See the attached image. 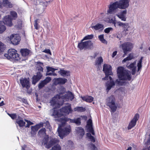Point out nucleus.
I'll list each match as a JSON object with an SVG mask.
<instances>
[{
    "label": "nucleus",
    "instance_id": "nucleus-42",
    "mask_svg": "<svg viewBox=\"0 0 150 150\" xmlns=\"http://www.w3.org/2000/svg\"><path fill=\"white\" fill-rule=\"evenodd\" d=\"M87 128L93 127L92 121V120L89 119L87 122Z\"/></svg>",
    "mask_w": 150,
    "mask_h": 150
},
{
    "label": "nucleus",
    "instance_id": "nucleus-23",
    "mask_svg": "<svg viewBox=\"0 0 150 150\" xmlns=\"http://www.w3.org/2000/svg\"><path fill=\"white\" fill-rule=\"evenodd\" d=\"M143 58V57H142L137 62V72L136 73L137 75H139L140 73V72H139V71L141 69L142 67V62Z\"/></svg>",
    "mask_w": 150,
    "mask_h": 150
},
{
    "label": "nucleus",
    "instance_id": "nucleus-50",
    "mask_svg": "<svg viewBox=\"0 0 150 150\" xmlns=\"http://www.w3.org/2000/svg\"><path fill=\"white\" fill-rule=\"evenodd\" d=\"M122 27L124 28V31H128V28L129 27V24L127 23H124Z\"/></svg>",
    "mask_w": 150,
    "mask_h": 150
},
{
    "label": "nucleus",
    "instance_id": "nucleus-34",
    "mask_svg": "<svg viewBox=\"0 0 150 150\" xmlns=\"http://www.w3.org/2000/svg\"><path fill=\"white\" fill-rule=\"evenodd\" d=\"M15 123L17 124L18 126L21 127H23L25 126V122L23 120V119L16 121Z\"/></svg>",
    "mask_w": 150,
    "mask_h": 150
},
{
    "label": "nucleus",
    "instance_id": "nucleus-49",
    "mask_svg": "<svg viewBox=\"0 0 150 150\" xmlns=\"http://www.w3.org/2000/svg\"><path fill=\"white\" fill-rule=\"evenodd\" d=\"M8 115L13 120H14L17 118V115L16 113H7Z\"/></svg>",
    "mask_w": 150,
    "mask_h": 150
},
{
    "label": "nucleus",
    "instance_id": "nucleus-31",
    "mask_svg": "<svg viewBox=\"0 0 150 150\" xmlns=\"http://www.w3.org/2000/svg\"><path fill=\"white\" fill-rule=\"evenodd\" d=\"M93 29L96 30H97L100 29L103 30L104 25L102 24L98 23L94 26H92L91 27Z\"/></svg>",
    "mask_w": 150,
    "mask_h": 150
},
{
    "label": "nucleus",
    "instance_id": "nucleus-61",
    "mask_svg": "<svg viewBox=\"0 0 150 150\" xmlns=\"http://www.w3.org/2000/svg\"><path fill=\"white\" fill-rule=\"evenodd\" d=\"M110 22L113 24L114 25V26L116 27V23L115 22V21L114 20H113L112 18H111L110 20Z\"/></svg>",
    "mask_w": 150,
    "mask_h": 150
},
{
    "label": "nucleus",
    "instance_id": "nucleus-10",
    "mask_svg": "<svg viewBox=\"0 0 150 150\" xmlns=\"http://www.w3.org/2000/svg\"><path fill=\"white\" fill-rule=\"evenodd\" d=\"M10 39L12 44L14 45L19 44L20 40V37L18 34H12L10 36Z\"/></svg>",
    "mask_w": 150,
    "mask_h": 150
},
{
    "label": "nucleus",
    "instance_id": "nucleus-54",
    "mask_svg": "<svg viewBox=\"0 0 150 150\" xmlns=\"http://www.w3.org/2000/svg\"><path fill=\"white\" fill-rule=\"evenodd\" d=\"M37 68L38 71L37 72H39L41 74H42V72L43 71V69L42 67L40 66H39L37 67Z\"/></svg>",
    "mask_w": 150,
    "mask_h": 150
},
{
    "label": "nucleus",
    "instance_id": "nucleus-56",
    "mask_svg": "<svg viewBox=\"0 0 150 150\" xmlns=\"http://www.w3.org/2000/svg\"><path fill=\"white\" fill-rule=\"evenodd\" d=\"M46 131V129L45 128H42L39 131L38 133L39 134H40L45 133Z\"/></svg>",
    "mask_w": 150,
    "mask_h": 150
},
{
    "label": "nucleus",
    "instance_id": "nucleus-30",
    "mask_svg": "<svg viewBox=\"0 0 150 150\" xmlns=\"http://www.w3.org/2000/svg\"><path fill=\"white\" fill-rule=\"evenodd\" d=\"M49 136L47 135L44 136L42 141V144L44 145L45 147L47 148V146L48 144Z\"/></svg>",
    "mask_w": 150,
    "mask_h": 150
},
{
    "label": "nucleus",
    "instance_id": "nucleus-47",
    "mask_svg": "<svg viewBox=\"0 0 150 150\" xmlns=\"http://www.w3.org/2000/svg\"><path fill=\"white\" fill-rule=\"evenodd\" d=\"M89 146L92 150H97V147L95 146L94 144L91 142L89 143Z\"/></svg>",
    "mask_w": 150,
    "mask_h": 150
},
{
    "label": "nucleus",
    "instance_id": "nucleus-19",
    "mask_svg": "<svg viewBox=\"0 0 150 150\" xmlns=\"http://www.w3.org/2000/svg\"><path fill=\"white\" fill-rule=\"evenodd\" d=\"M121 46L124 53V54L123 55V57H124L125 55L127 54V52L129 51V45L128 43H124L122 44Z\"/></svg>",
    "mask_w": 150,
    "mask_h": 150
},
{
    "label": "nucleus",
    "instance_id": "nucleus-36",
    "mask_svg": "<svg viewBox=\"0 0 150 150\" xmlns=\"http://www.w3.org/2000/svg\"><path fill=\"white\" fill-rule=\"evenodd\" d=\"M86 109L85 108L83 107H77L74 108L75 111H77L78 112H84L86 111Z\"/></svg>",
    "mask_w": 150,
    "mask_h": 150
},
{
    "label": "nucleus",
    "instance_id": "nucleus-41",
    "mask_svg": "<svg viewBox=\"0 0 150 150\" xmlns=\"http://www.w3.org/2000/svg\"><path fill=\"white\" fill-rule=\"evenodd\" d=\"M66 89L63 86H61L59 88V95H63L65 93Z\"/></svg>",
    "mask_w": 150,
    "mask_h": 150
},
{
    "label": "nucleus",
    "instance_id": "nucleus-3",
    "mask_svg": "<svg viewBox=\"0 0 150 150\" xmlns=\"http://www.w3.org/2000/svg\"><path fill=\"white\" fill-rule=\"evenodd\" d=\"M17 51L14 49H10L8 51V53L5 54L4 57L8 59H12L18 61L21 59L20 55L17 53Z\"/></svg>",
    "mask_w": 150,
    "mask_h": 150
},
{
    "label": "nucleus",
    "instance_id": "nucleus-1",
    "mask_svg": "<svg viewBox=\"0 0 150 150\" xmlns=\"http://www.w3.org/2000/svg\"><path fill=\"white\" fill-rule=\"evenodd\" d=\"M129 71L125 69L121 66L118 67L117 69V74L119 80L117 79L115 83L118 86H122L127 85L128 83L126 81H130L131 76L129 75Z\"/></svg>",
    "mask_w": 150,
    "mask_h": 150
},
{
    "label": "nucleus",
    "instance_id": "nucleus-26",
    "mask_svg": "<svg viewBox=\"0 0 150 150\" xmlns=\"http://www.w3.org/2000/svg\"><path fill=\"white\" fill-rule=\"evenodd\" d=\"M58 72L63 77L68 76L70 75L69 71L65 70L64 69H61Z\"/></svg>",
    "mask_w": 150,
    "mask_h": 150
},
{
    "label": "nucleus",
    "instance_id": "nucleus-64",
    "mask_svg": "<svg viewBox=\"0 0 150 150\" xmlns=\"http://www.w3.org/2000/svg\"><path fill=\"white\" fill-rule=\"evenodd\" d=\"M43 52L49 54L50 55H51V52L50 50L49 49H45L44 51Z\"/></svg>",
    "mask_w": 150,
    "mask_h": 150
},
{
    "label": "nucleus",
    "instance_id": "nucleus-51",
    "mask_svg": "<svg viewBox=\"0 0 150 150\" xmlns=\"http://www.w3.org/2000/svg\"><path fill=\"white\" fill-rule=\"evenodd\" d=\"M131 60V53H130L129 54V56L124 59L122 60V63L126 62L127 61H129Z\"/></svg>",
    "mask_w": 150,
    "mask_h": 150
},
{
    "label": "nucleus",
    "instance_id": "nucleus-14",
    "mask_svg": "<svg viewBox=\"0 0 150 150\" xmlns=\"http://www.w3.org/2000/svg\"><path fill=\"white\" fill-rule=\"evenodd\" d=\"M72 111L70 105L65 106L62 107L60 109V111L61 113L64 115H68L70 112Z\"/></svg>",
    "mask_w": 150,
    "mask_h": 150
},
{
    "label": "nucleus",
    "instance_id": "nucleus-38",
    "mask_svg": "<svg viewBox=\"0 0 150 150\" xmlns=\"http://www.w3.org/2000/svg\"><path fill=\"white\" fill-rule=\"evenodd\" d=\"M10 15L12 17V19L16 20L17 18V14L16 12L14 11H12L10 12Z\"/></svg>",
    "mask_w": 150,
    "mask_h": 150
},
{
    "label": "nucleus",
    "instance_id": "nucleus-25",
    "mask_svg": "<svg viewBox=\"0 0 150 150\" xmlns=\"http://www.w3.org/2000/svg\"><path fill=\"white\" fill-rule=\"evenodd\" d=\"M81 98L84 101L88 103H91L93 100V98L91 96L81 97Z\"/></svg>",
    "mask_w": 150,
    "mask_h": 150
},
{
    "label": "nucleus",
    "instance_id": "nucleus-46",
    "mask_svg": "<svg viewBox=\"0 0 150 150\" xmlns=\"http://www.w3.org/2000/svg\"><path fill=\"white\" fill-rule=\"evenodd\" d=\"M47 69V72H49L50 71H52V73H54L55 71L57 69H55L53 68L52 67L47 66L46 67Z\"/></svg>",
    "mask_w": 150,
    "mask_h": 150
},
{
    "label": "nucleus",
    "instance_id": "nucleus-2",
    "mask_svg": "<svg viewBox=\"0 0 150 150\" xmlns=\"http://www.w3.org/2000/svg\"><path fill=\"white\" fill-rule=\"evenodd\" d=\"M129 1L130 0H120L114 2H111L108 6L107 13L113 14L117 8L126 10L129 6Z\"/></svg>",
    "mask_w": 150,
    "mask_h": 150
},
{
    "label": "nucleus",
    "instance_id": "nucleus-9",
    "mask_svg": "<svg viewBox=\"0 0 150 150\" xmlns=\"http://www.w3.org/2000/svg\"><path fill=\"white\" fill-rule=\"evenodd\" d=\"M20 83L23 88H25L27 90L30 87V79L29 78H21L20 79Z\"/></svg>",
    "mask_w": 150,
    "mask_h": 150
},
{
    "label": "nucleus",
    "instance_id": "nucleus-63",
    "mask_svg": "<svg viewBox=\"0 0 150 150\" xmlns=\"http://www.w3.org/2000/svg\"><path fill=\"white\" fill-rule=\"evenodd\" d=\"M33 122H31V121H30L28 122L27 123V124L25 126V127H29L30 126V125H33Z\"/></svg>",
    "mask_w": 150,
    "mask_h": 150
},
{
    "label": "nucleus",
    "instance_id": "nucleus-35",
    "mask_svg": "<svg viewBox=\"0 0 150 150\" xmlns=\"http://www.w3.org/2000/svg\"><path fill=\"white\" fill-rule=\"evenodd\" d=\"M87 47L86 49H88L89 50H92L93 48V43L91 40H88L86 41Z\"/></svg>",
    "mask_w": 150,
    "mask_h": 150
},
{
    "label": "nucleus",
    "instance_id": "nucleus-40",
    "mask_svg": "<svg viewBox=\"0 0 150 150\" xmlns=\"http://www.w3.org/2000/svg\"><path fill=\"white\" fill-rule=\"evenodd\" d=\"M47 84L43 80L41 81L38 84V87L39 89H40L43 88Z\"/></svg>",
    "mask_w": 150,
    "mask_h": 150
},
{
    "label": "nucleus",
    "instance_id": "nucleus-44",
    "mask_svg": "<svg viewBox=\"0 0 150 150\" xmlns=\"http://www.w3.org/2000/svg\"><path fill=\"white\" fill-rule=\"evenodd\" d=\"M67 94L68 98H69L71 100H72L74 98V95L71 92L68 91Z\"/></svg>",
    "mask_w": 150,
    "mask_h": 150
},
{
    "label": "nucleus",
    "instance_id": "nucleus-20",
    "mask_svg": "<svg viewBox=\"0 0 150 150\" xmlns=\"http://www.w3.org/2000/svg\"><path fill=\"white\" fill-rule=\"evenodd\" d=\"M20 52L22 55L23 57H25L28 56L31 52L30 50L27 48L21 49Z\"/></svg>",
    "mask_w": 150,
    "mask_h": 150
},
{
    "label": "nucleus",
    "instance_id": "nucleus-32",
    "mask_svg": "<svg viewBox=\"0 0 150 150\" xmlns=\"http://www.w3.org/2000/svg\"><path fill=\"white\" fill-rule=\"evenodd\" d=\"M6 29L4 22L0 21V34L3 33Z\"/></svg>",
    "mask_w": 150,
    "mask_h": 150
},
{
    "label": "nucleus",
    "instance_id": "nucleus-43",
    "mask_svg": "<svg viewBox=\"0 0 150 150\" xmlns=\"http://www.w3.org/2000/svg\"><path fill=\"white\" fill-rule=\"evenodd\" d=\"M93 34L88 35L85 36L83 39L81 40V41H83V40H86L91 39L93 38Z\"/></svg>",
    "mask_w": 150,
    "mask_h": 150
},
{
    "label": "nucleus",
    "instance_id": "nucleus-5",
    "mask_svg": "<svg viewBox=\"0 0 150 150\" xmlns=\"http://www.w3.org/2000/svg\"><path fill=\"white\" fill-rule=\"evenodd\" d=\"M57 131L58 135L61 139H63L64 137L67 136L71 132V128L70 125L68 127H65L62 128V127H59Z\"/></svg>",
    "mask_w": 150,
    "mask_h": 150
},
{
    "label": "nucleus",
    "instance_id": "nucleus-57",
    "mask_svg": "<svg viewBox=\"0 0 150 150\" xmlns=\"http://www.w3.org/2000/svg\"><path fill=\"white\" fill-rule=\"evenodd\" d=\"M112 30V28L111 27H109L107 28H105L104 30V31L105 33H108L110 32V31Z\"/></svg>",
    "mask_w": 150,
    "mask_h": 150
},
{
    "label": "nucleus",
    "instance_id": "nucleus-24",
    "mask_svg": "<svg viewBox=\"0 0 150 150\" xmlns=\"http://www.w3.org/2000/svg\"><path fill=\"white\" fill-rule=\"evenodd\" d=\"M115 81L114 82L113 80L110 81L109 83H106L105 86L106 87V90L108 91L111 88L115 85Z\"/></svg>",
    "mask_w": 150,
    "mask_h": 150
},
{
    "label": "nucleus",
    "instance_id": "nucleus-29",
    "mask_svg": "<svg viewBox=\"0 0 150 150\" xmlns=\"http://www.w3.org/2000/svg\"><path fill=\"white\" fill-rule=\"evenodd\" d=\"M81 118L78 117L76 119H71L70 118V123H75L78 126L81 125Z\"/></svg>",
    "mask_w": 150,
    "mask_h": 150
},
{
    "label": "nucleus",
    "instance_id": "nucleus-18",
    "mask_svg": "<svg viewBox=\"0 0 150 150\" xmlns=\"http://www.w3.org/2000/svg\"><path fill=\"white\" fill-rule=\"evenodd\" d=\"M56 108L54 107L53 110L52 116L54 118H59L62 116L63 115V114L60 112L59 110H56Z\"/></svg>",
    "mask_w": 150,
    "mask_h": 150
},
{
    "label": "nucleus",
    "instance_id": "nucleus-16",
    "mask_svg": "<svg viewBox=\"0 0 150 150\" xmlns=\"http://www.w3.org/2000/svg\"><path fill=\"white\" fill-rule=\"evenodd\" d=\"M59 142V140L56 138L51 139L48 142V144L47 146V149H50L53 145L57 144Z\"/></svg>",
    "mask_w": 150,
    "mask_h": 150
},
{
    "label": "nucleus",
    "instance_id": "nucleus-48",
    "mask_svg": "<svg viewBox=\"0 0 150 150\" xmlns=\"http://www.w3.org/2000/svg\"><path fill=\"white\" fill-rule=\"evenodd\" d=\"M18 99L19 101L22 102L25 104H27V100L25 98H22L21 97H18Z\"/></svg>",
    "mask_w": 150,
    "mask_h": 150
},
{
    "label": "nucleus",
    "instance_id": "nucleus-12",
    "mask_svg": "<svg viewBox=\"0 0 150 150\" xmlns=\"http://www.w3.org/2000/svg\"><path fill=\"white\" fill-rule=\"evenodd\" d=\"M70 118L64 116L62 117L55 119V120L61 123V124L59 125V127H62L65 125L67 122L70 121Z\"/></svg>",
    "mask_w": 150,
    "mask_h": 150
},
{
    "label": "nucleus",
    "instance_id": "nucleus-17",
    "mask_svg": "<svg viewBox=\"0 0 150 150\" xmlns=\"http://www.w3.org/2000/svg\"><path fill=\"white\" fill-rule=\"evenodd\" d=\"M67 79L65 78H59L55 79L54 83L55 85L64 84L67 82Z\"/></svg>",
    "mask_w": 150,
    "mask_h": 150
},
{
    "label": "nucleus",
    "instance_id": "nucleus-55",
    "mask_svg": "<svg viewBox=\"0 0 150 150\" xmlns=\"http://www.w3.org/2000/svg\"><path fill=\"white\" fill-rule=\"evenodd\" d=\"M52 80L51 78L50 77H47L44 80V81H45L46 84L49 83Z\"/></svg>",
    "mask_w": 150,
    "mask_h": 150
},
{
    "label": "nucleus",
    "instance_id": "nucleus-52",
    "mask_svg": "<svg viewBox=\"0 0 150 150\" xmlns=\"http://www.w3.org/2000/svg\"><path fill=\"white\" fill-rule=\"evenodd\" d=\"M131 60V53H130L129 54V56L124 59L122 60V63L126 62L127 61H129Z\"/></svg>",
    "mask_w": 150,
    "mask_h": 150
},
{
    "label": "nucleus",
    "instance_id": "nucleus-22",
    "mask_svg": "<svg viewBox=\"0 0 150 150\" xmlns=\"http://www.w3.org/2000/svg\"><path fill=\"white\" fill-rule=\"evenodd\" d=\"M87 45L86 41L83 42L81 40V42L78 43L77 47L81 50L83 49L85 50L86 49Z\"/></svg>",
    "mask_w": 150,
    "mask_h": 150
},
{
    "label": "nucleus",
    "instance_id": "nucleus-59",
    "mask_svg": "<svg viewBox=\"0 0 150 150\" xmlns=\"http://www.w3.org/2000/svg\"><path fill=\"white\" fill-rule=\"evenodd\" d=\"M38 19L35 20L34 21V24L35 28L36 30H38L39 29V28L38 26Z\"/></svg>",
    "mask_w": 150,
    "mask_h": 150
},
{
    "label": "nucleus",
    "instance_id": "nucleus-4",
    "mask_svg": "<svg viewBox=\"0 0 150 150\" xmlns=\"http://www.w3.org/2000/svg\"><path fill=\"white\" fill-rule=\"evenodd\" d=\"M107 105L110 108L111 112H114L116 110L117 106L115 105V99L113 95H111L106 100Z\"/></svg>",
    "mask_w": 150,
    "mask_h": 150
},
{
    "label": "nucleus",
    "instance_id": "nucleus-7",
    "mask_svg": "<svg viewBox=\"0 0 150 150\" xmlns=\"http://www.w3.org/2000/svg\"><path fill=\"white\" fill-rule=\"evenodd\" d=\"M43 126V123L40 122L34 126H31V131L30 132L31 137H35L36 133L39 129Z\"/></svg>",
    "mask_w": 150,
    "mask_h": 150
},
{
    "label": "nucleus",
    "instance_id": "nucleus-21",
    "mask_svg": "<svg viewBox=\"0 0 150 150\" xmlns=\"http://www.w3.org/2000/svg\"><path fill=\"white\" fill-rule=\"evenodd\" d=\"M75 130L77 134H79L82 137L85 134V131L83 128L81 127H76Z\"/></svg>",
    "mask_w": 150,
    "mask_h": 150
},
{
    "label": "nucleus",
    "instance_id": "nucleus-45",
    "mask_svg": "<svg viewBox=\"0 0 150 150\" xmlns=\"http://www.w3.org/2000/svg\"><path fill=\"white\" fill-rule=\"evenodd\" d=\"M61 147L59 144H57L54 145L52 148L50 150H61Z\"/></svg>",
    "mask_w": 150,
    "mask_h": 150
},
{
    "label": "nucleus",
    "instance_id": "nucleus-39",
    "mask_svg": "<svg viewBox=\"0 0 150 150\" xmlns=\"http://www.w3.org/2000/svg\"><path fill=\"white\" fill-rule=\"evenodd\" d=\"M98 38L102 42L106 44H107V42L106 40L104 39V35L103 34L99 35L98 37Z\"/></svg>",
    "mask_w": 150,
    "mask_h": 150
},
{
    "label": "nucleus",
    "instance_id": "nucleus-58",
    "mask_svg": "<svg viewBox=\"0 0 150 150\" xmlns=\"http://www.w3.org/2000/svg\"><path fill=\"white\" fill-rule=\"evenodd\" d=\"M87 130H88V131L89 132L91 133L92 135H94L95 134V133L94 132L93 127L87 128Z\"/></svg>",
    "mask_w": 150,
    "mask_h": 150
},
{
    "label": "nucleus",
    "instance_id": "nucleus-6",
    "mask_svg": "<svg viewBox=\"0 0 150 150\" xmlns=\"http://www.w3.org/2000/svg\"><path fill=\"white\" fill-rule=\"evenodd\" d=\"M103 70L105 76V77L102 78V80H108V76L113 75V73L112 71V67L110 65L106 64H104Z\"/></svg>",
    "mask_w": 150,
    "mask_h": 150
},
{
    "label": "nucleus",
    "instance_id": "nucleus-62",
    "mask_svg": "<svg viewBox=\"0 0 150 150\" xmlns=\"http://www.w3.org/2000/svg\"><path fill=\"white\" fill-rule=\"evenodd\" d=\"M89 139H90V141L93 142H94L96 141L95 138L92 136Z\"/></svg>",
    "mask_w": 150,
    "mask_h": 150
},
{
    "label": "nucleus",
    "instance_id": "nucleus-60",
    "mask_svg": "<svg viewBox=\"0 0 150 150\" xmlns=\"http://www.w3.org/2000/svg\"><path fill=\"white\" fill-rule=\"evenodd\" d=\"M48 3L47 1L43 2L42 1L41 3V4H40V5H42L43 6V8L46 7Z\"/></svg>",
    "mask_w": 150,
    "mask_h": 150
},
{
    "label": "nucleus",
    "instance_id": "nucleus-37",
    "mask_svg": "<svg viewBox=\"0 0 150 150\" xmlns=\"http://www.w3.org/2000/svg\"><path fill=\"white\" fill-rule=\"evenodd\" d=\"M6 49L5 45L0 41V55L2 54Z\"/></svg>",
    "mask_w": 150,
    "mask_h": 150
},
{
    "label": "nucleus",
    "instance_id": "nucleus-11",
    "mask_svg": "<svg viewBox=\"0 0 150 150\" xmlns=\"http://www.w3.org/2000/svg\"><path fill=\"white\" fill-rule=\"evenodd\" d=\"M42 74H41L39 72H37L36 75H34L31 78L32 84L34 85H36L42 78Z\"/></svg>",
    "mask_w": 150,
    "mask_h": 150
},
{
    "label": "nucleus",
    "instance_id": "nucleus-13",
    "mask_svg": "<svg viewBox=\"0 0 150 150\" xmlns=\"http://www.w3.org/2000/svg\"><path fill=\"white\" fill-rule=\"evenodd\" d=\"M12 20L10 16L8 15L4 17L3 21L2 22H4V25L6 24L8 26L11 27L13 25Z\"/></svg>",
    "mask_w": 150,
    "mask_h": 150
},
{
    "label": "nucleus",
    "instance_id": "nucleus-15",
    "mask_svg": "<svg viewBox=\"0 0 150 150\" xmlns=\"http://www.w3.org/2000/svg\"><path fill=\"white\" fill-rule=\"evenodd\" d=\"M127 13L126 10L122 11L117 14V16L121 20L123 21H126L125 15Z\"/></svg>",
    "mask_w": 150,
    "mask_h": 150
},
{
    "label": "nucleus",
    "instance_id": "nucleus-8",
    "mask_svg": "<svg viewBox=\"0 0 150 150\" xmlns=\"http://www.w3.org/2000/svg\"><path fill=\"white\" fill-rule=\"evenodd\" d=\"M58 98L59 99L60 98V96L59 95L57 94L56 96L53 97L51 100L50 101V103H51V105L52 106H55V108H59L62 105L63 102L61 104L59 103L58 101Z\"/></svg>",
    "mask_w": 150,
    "mask_h": 150
},
{
    "label": "nucleus",
    "instance_id": "nucleus-27",
    "mask_svg": "<svg viewBox=\"0 0 150 150\" xmlns=\"http://www.w3.org/2000/svg\"><path fill=\"white\" fill-rule=\"evenodd\" d=\"M103 62V59L102 57L100 56L98 57L95 61V65L98 68H99Z\"/></svg>",
    "mask_w": 150,
    "mask_h": 150
},
{
    "label": "nucleus",
    "instance_id": "nucleus-28",
    "mask_svg": "<svg viewBox=\"0 0 150 150\" xmlns=\"http://www.w3.org/2000/svg\"><path fill=\"white\" fill-rule=\"evenodd\" d=\"M139 115L138 114H136L133 118L132 119V128L134 127L136 125L137 122L139 118Z\"/></svg>",
    "mask_w": 150,
    "mask_h": 150
},
{
    "label": "nucleus",
    "instance_id": "nucleus-53",
    "mask_svg": "<svg viewBox=\"0 0 150 150\" xmlns=\"http://www.w3.org/2000/svg\"><path fill=\"white\" fill-rule=\"evenodd\" d=\"M137 67L132 66V75H134L136 72Z\"/></svg>",
    "mask_w": 150,
    "mask_h": 150
},
{
    "label": "nucleus",
    "instance_id": "nucleus-33",
    "mask_svg": "<svg viewBox=\"0 0 150 150\" xmlns=\"http://www.w3.org/2000/svg\"><path fill=\"white\" fill-rule=\"evenodd\" d=\"M3 3L5 6L8 8H11L13 6V5L8 0H3Z\"/></svg>",
    "mask_w": 150,
    "mask_h": 150
}]
</instances>
